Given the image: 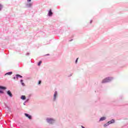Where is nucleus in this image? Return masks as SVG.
Here are the masks:
<instances>
[{
  "instance_id": "nucleus-20",
  "label": "nucleus",
  "mask_w": 128,
  "mask_h": 128,
  "mask_svg": "<svg viewBox=\"0 0 128 128\" xmlns=\"http://www.w3.org/2000/svg\"><path fill=\"white\" fill-rule=\"evenodd\" d=\"M78 58H77V59L76 60V62H78Z\"/></svg>"
},
{
  "instance_id": "nucleus-1",
  "label": "nucleus",
  "mask_w": 128,
  "mask_h": 128,
  "mask_svg": "<svg viewBox=\"0 0 128 128\" xmlns=\"http://www.w3.org/2000/svg\"><path fill=\"white\" fill-rule=\"evenodd\" d=\"M111 79L110 78H106L105 79L103 80H102V84H106V82H110Z\"/></svg>"
},
{
  "instance_id": "nucleus-10",
  "label": "nucleus",
  "mask_w": 128,
  "mask_h": 128,
  "mask_svg": "<svg viewBox=\"0 0 128 128\" xmlns=\"http://www.w3.org/2000/svg\"><path fill=\"white\" fill-rule=\"evenodd\" d=\"M16 76L17 78H18V76H19V78H22V76H20V74H16Z\"/></svg>"
},
{
  "instance_id": "nucleus-9",
  "label": "nucleus",
  "mask_w": 128,
  "mask_h": 128,
  "mask_svg": "<svg viewBox=\"0 0 128 128\" xmlns=\"http://www.w3.org/2000/svg\"><path fill=\"white\" fill-rule=\"evenodd\" d=\"M106 120V117H102L100 119V122H102V120Z\"/></svg>"
},
{
  "instance_id": "nucleus-16",
  "label": "nucleus",
  "mask_w": 128,
  "mask_h": 128,
  "mask_svg": "<svg viewBox=\"0 0 128 128\" xmlns=\"http://www.w3.org/2000/svg\"><path fill=\"white\" fill-rule=\"evenodd\" d=\"M108 124H104V126H108Z\"/></svg>"
},
{
  "instance_id": "nucleus-4",
  "label": "nucleus",
  "mask_w": 128,
  "mask_h": 128,
  "mask_svg": "<svg viewBox=\"0 0 128 128\" xmlns=\"http://www.w3.org/2000/svg\"><path fill=\"white\" fill-rule=\"evenodd\" d=\"M24 116H27V118H29V120H32V116H30L28 114H24Z\"/></svg>"
},
{
  "instance_id": "nucleus-23",
  "label": "nucleus",
  "mask_w": 128,
  "mask_h": 128,
  "mask_svg": "<svg viewBox=\"0 0 128 128\" xmlns=\"http://www.w3.org/2000/svg\"><path fill=\"white\" fill-rule=\"evenodd\" d=\"M46 56H49V54H46Z\"/></svg>"
},
{
  "instance_id": "nucleus-11",
  "label": "nucleus",
  "mask_w": 128,
  "mask_h": 128,
  "mask_svg": "<svg viewBox=\"0 0 128 128\" xmlns=\"http://www.w3.org/2000/svg\"><path fill=\"white\" fill-rule=\"evenodd\" d=\"M0 88L1 90H6V87L4 86H0Z\"/></svg>"
},
{
  "instance_id": "nucleus-2",
  "label": "nucleus",
  "mask_w": 128,
  "mask_h": 128,
  "mask_svg": "<svg viewBox=\"0 0 128 128\" xmlns=\"http://www.w3.org/2000/svg\"><path fill=\"white\" fill-rule=\"evenodd\" d=\"M46 120L48 124H54V120L52 118H47Z\"/></svg>"
},
{
  "instance_id": "nucleus-22",
  "label": "nucleus",
  "mask_w": 128,
  "mask_h": 128,
  "mask_svg": "<svg viewBox=\"0 0 128 128\" xmlns=\"http://www.w3.org/2000/svg\"><path fill=\"white\" fill-rule=\"evenodd\" d=\"M14 80H15V79H16V77H14Z\"/></svg>"
},
{
  "instance_id": "nucleus-5",
  "label": "nucleus",
  "mask_w": 128,
  "mask_h": 128,
  "mask_svg": "<svg viewBox=\"0 0 128 128\" xmlns=\"http://www.w3.org/2000/svg\"><path fill=\"white\" fill-rule=\"evenodd\" d=\"M56 96H58V92H55L54 94V100H56Z\"/></svg>"
},
{
  "instance_id": "nucleus-7",
  "label": "nucleus",
  "mask_w": 128,
  "mask_h": 128,
  "mask_svg": "<svg viewBox=\"0 0 128 128\" xmlns=\"http://www.w3.org/2000/svg\"><path fill=\"white\" fill-rule=\"evenodd\" d=\"M114 120H111L108 122V124H114Z\"/></svg>"
},
{
  "instance_id": "nucleus-13",
  "label": "nucleus",
  "mask_w": 128,
  "mask_h": 128,
  "mask_svg": "<svg viewBox=\"0 0 128 128\" xmlns=\"http://www.w3.org/2000/svg\"><path fill=\"white\" fill-rule=\"evenodd\" d=\"M21 98H22V100H26V96H21Z\"/></svg>"
},
{
  "instance_id": "nucleus-6",
  "label": "nucleus",
  "mask_w": 128,
  "mask_h": 128,
  "mask_svg": "<svg viewBox=\"0 0 128 128\" xmlns=\"http://www.w3.org/2000/svg\"><path fill=\"white\" fill-rule=\"evenodd\" d=\"M48 16H52V10H49Z\"/></svg>"
},
{
  "instance_id": "nucleus-15",
  "label": "nucleus",
  "mask_w": 128,
  "mask_h": 128,
  "mask_svg": "<svg viewBox=\"0 0 128 128\" xmlns=\"http://www.w3.org/2000/svg\"><path fill=\"white\" fill-rule=\"evenodd\" d=\"M2 6L0 4V10H2Z\"/></svg>"
},
{
  "instance_id": "nucleus-8",
  "label": "nucleus",
  "mask_w": 128,
  "mask_h": 128,
  "mask_svg": "<svg viewBox=\"0 0 128 128\" xmlns=\"http://www.w3.org/2000/svg\"><path fill=\"white\" fill-rule=\"evenodd\" d=\"M11 74H12V72H8L5 74V76H10Z\"/></svg>"
},
{
  "instance_id": "nucleus-21",
  "label": "nucleus",
  "mask_w": 128,
  "mask_h": 128,
  "mask_svg": "<svg viewBox=\"0 0 128 128\" xmlns=\"http://www.w3.org/2000/svg\"><path fill=\"white\" fill-rule=\"evenodd\" d=\"M92 20L90 21V24H92Z\"/></svg>"
},
{
  "instance_id": "nucleus-17",
  "label": "nucleus",
  "mask_w": 128,
  "mask_h": 128,
  "mask_svg": "<svg viewBox=\"0 0 128 128\" xmlns=\"http://www.w3.org/2000/svg\"><path fill=\"white\" fill-rule=\"evenodd\" d=\"M42 84V81L40 80L38 82V84Z\"/></svg>"
},
{
  "instance_id": "nucleus-12",
  "label": "nucleus",
  "mask_w": 128,
  "mask_h": 128,
  "mask_svg": "<svg viewBox=\"0 0 128 128\" xmlns=\"http://www.w3.org/2000/svg\"><path fill=\"white\" fill-rule=\"evenodd\" d=\"M20 82H21L22 86H24V80H20Z\"/></svg>"
},
{
  "instance_id": "nucleus-18",
  "label": "nucleus",
  "mask_w": 128,
  "mask_h": 128,
  "mask_svg": "<svg viewBox=\"0 0 128 128\" xmlns=\"http://www.w3.org/2000/svg\"><path fill=\"white\" fill-rule=\"evenodd\" d=\"M0 94H4V92L0 90Z\"/></svg>"
},
{
  "instance_id": "nucleus-14",
  "label": "nucleus",
  "mask_w": 128,
  "mask_h": 128,
  "mask_svg": "<svg viewBox=\"0 0 128 128\" xmlns=\"http://www.w3.org/2000/svg\"><path fill=\"white\" fill-rule=\"evenodd\" d=\"M42 64V61H40L38 63V66H40Z\"/></svg>"
},
{
  "instance_id": "nucleus-19",
  "label": "nucleus",
  "mask_w": 128,
  "mask_h": 128,
  "mask_svg": "<svg viewBox=\"0 0 128 128\" xmlns=\"http://www.w3.org/2000/svg\"><path fill=\"white\" fill-rule=\"evenodd\" d=\"M28 2H32V0H27Z\"/></svg>"
},
{
  "instance_id": "nucleus-3",
  "label": "nucleus",
  "mask_w": 128,
  "mask_h": 128,
  "mask_svg": "<svg viewBox=\"0 0 128 128\" xmlns=\"http://www.w3.org/2000/svg\"><path fill=\"white\" fill-rule=\"evenodd\" d=\"M7 94L10 96V98H12V92H10V90H8L7 92Z\"/></svg>"
}]
</instances>
